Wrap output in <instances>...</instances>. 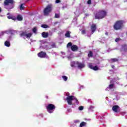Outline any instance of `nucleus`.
Wrapping results in <instances>:
<instances>
[{
  "label": "nucleus",
  "instance_id": "nucleus-16",
  "mask_svg": "<svg viewBox=\"0 0 127 127\" xmlns=\"http://www.w3.org/2000/svg\"><path fill=\"white\" fill-rule=\"evenodd\" d=\"M115 88V84L112 83L109 85L108 87H107L108 89H110V90H112V89H114Z\"/></svg>",
  "mask_w": 127,
  "mask_h": 127
},
{
  "label": "nucleus",
  "instance_id": "nucleus-49",
  "mask_svg": "<svg viewBox=\"0 0 127 127\" xmlns=\"http://www.w3.org/2000/svg\"><path fill=\"white\" fill-rule=\"evenodd\" d=\"M66 96H68V95L67 94H66Z\"/></svg>",
  "mask_w": 127,
  "mask_h": 127
},
{
  "label": "nucleus",
  "instance_id": "nucleus-35",
  "mask_svg": "<svg viewBox=\"0 0 127 127\" xmlns=\"http://www.w3.org/2000/svg\"><path fill=\"white\" fill-rule=\"evenodd\" d=\"M33 32H34V33H35V32H36V28L34 27L33 28Z\"/></svg>",
  "mask_w": 127,
  "mask_h": 127
},
{
  "label": "nucleus",
  "instance_id": "nucleus-48",
  "mask_svg": "<svg viewBox=\"0 0 127 127\" xmlns=\"http://www.w3.org/2000/svg\"><path fill=\"white\" fill-rule=\"evenodd\" d=\"M71 67H73V66H74V65H71Z\"/></svg>",
  "mask_w": 127,
  "mask_h": 127
},
{
  "label": "nucleus",
  "instance_id": "nucleus-9",
  "mask_svg": "<svg viewBox=\"0 0 127 127\" xmlns=\"http://www.w3.org/2000/svg\"><path fill=\"white\" fill-rule=\"evenodd\" d=\"M92 34H94V32L97 30V25L96 24H92L91 26Z\"/></svg>",
  "mask_w": 127,
  "mask_h": 127
},
{
  "label": "nucleus",
  "instance_id": "nucleus-1",
  "mask_svg": "<svg viewBox=\"0 0 127 127\" xmlns=\"http://www.w3.org/2000/svg\"><path fill=\"white\" fill-rule=\"evenodd\" d=\"M107 11L100 10L94 13L95 19H103L107 16Z\"/></svg>",
  "mask_w": 127,
  "mask_h": 127
},
{
  "label": "nucleus",
  "instance_id": "nucleus-20",
  "mask_svg": "<svg viewBox=\"0 0 127 127\" xmlns=\"http://www.w3.org/2000/svg\"><path fill=\"white\" fill-rule=\"evenodd\" d=\"M93 52L89 51V52L88 54V57H89L90 58L91 57H93Z\"/></svg>",
  "mask_w": 127,
  "mask_h": 127
},
{
  "label": "nucleus",
  "instance_id": "nucleus-40",
  "mask_svg": "<svg viewBox=\"0 0 127 127\" xmlns=\"http://www.w3.org/2000/svg\"><path fill=\"white\" fill-rule=\"evenodd\" d=\"M106 35H109V32H107L105 33Z\"/></svg>",
  "mask_w": 127,
  "mask_h": 127
},
{
  "label": "nucleus",
  "instance_id": "nucleus-32",
  "mask_svg": "<svg viewBox=\"0 0 127 127\" xmlns=\"http://www.w3.org/2000/svg\"><path fill=\"white\" fill-rule=\"evenodd\" d=\"M120 40H121V39L120 38H117L115 39V41L116 42H119V41H120Z\"/></svg>",
  "mask_w": 127,
  "mask_h": 127
},
{
  "label": "nucleus",
  "instance_id": "nucleus-44",
  "mask_svg": "<svg viewBox=\"0 0 127 127\" xmlns=\"http://www.w3.org/2000/svg\"><path fill=\"white\" fill-rule=\"evenodd\" d=\"M122 114H124V115L126 114V112H123Z\"/></svg>",
  "mask_w": 127,
  "mask_h": 127
},
{
  "label": "nucleus",
  "instance_id": "nucleus-2",
  "mask_svg": "<svg viewBox=\"0 0 127 127\" xmlns=\"http://www.w3.org/2000/svg\"><path fill=\"white\" fill-rule=\"evenodd\" d=\"M124 23H125V21L122 20H118L115 23L113 27L115 30H120L124 27Z\"/></svg>",
  "mask_w": 127,
  "mask_h": 127
},
{
  "label": "nucleus",
  "instance_id": "nucleus-19",
  "mask_svg": "<svg viewBox=\"0 0 127 127\" xmlns=\"http://www.w3.org/2000/svg\"><path fill=\"white\" fill-rule=\"evenodd\" d=\"M111 61L112 63H115V62H119V59L116 58L111 59Z\"/></svg>",
  "mask_w": 127,
  "mask_h": 127
},
{
  "label": "nucleus",
  "instance_id": "nucleus-23",
  "mask_svg": "<svg viewBox=\"0 0 127 127\" xmlns=\"http://www.w3.org/2000/svg\"><path fill=\"white\" fill-rule=\"evenodd\" d=\"M85 126H86V122H82L80 123L79 127H85Z\"/></svg>",
  "mask_w": 127,
  "mask_h": 127
},
{
  "label": "nucleus",
  "instance_id": "nucleus-24",
  "mask_svg": "<svg viewBox=\"0 0 127 127\" xmlns=\"http://www.w3.org/2000/svg\"><path fill=\"white\" fill-rule=\"evenodd\" d=\"M20 35L21 36V37L23 36H26V32H22L20 33Z\"/></svg>",
  "mask_w": 127,
  "mask_h": 127
},
{
  "label": "nucleus",
  "instance_id": "nucleus-38",
  "mask_svg": "<svg viewBox=\"0 0 127 127\" xmlns=\"http://www.w3.org/2000/svg\"><path fill=\"white\" fill-rule=\"evenodd\" d=\"M79 120H76L75 121H74V123H79Z\"/></svg>",
  "mask_w": 127,
  "mask_h": 127
},
{
  "label": "nucleus",
  "instance_id": "nucleus-8",
  "mask_svg": "<svg viewBox=\"0 0 127 127\" xmlns=\"http://www.w3.org/2000/svg\"><path fill=\"white\" fill-rule=\"evenodd\" d=\"M119 109H120V106L118 105H114L112 107V111L115 113H119L120 112V110H118Z\"/></svg>",
  "mask_w": 127,
  "mask_h": 127
},
{
  "label": "nucleus",
  "instance_id": "nucleus-11",
  "mask_svg": "<svg viewBox=\"0 0 127 127\" xmlns=\"http://www.w3.org/2000/svg\"><path fill=\"white\" fill-rule=\"evenodd\" d=\"M76 64L78 65V68H80V69H82V68H84V67H85V65L84 64L80 63L79 62H77Z\"/></svg>",
  "mask_w": 127,
  "mask_h": 127
},
{
  "label": "nucleus",
  "instance_id": "nucleus-6",
  "mask_svg": "<svg viewBox=\"0 0 127 127\" xmlns=\"http://www.w3.org/2000/svg\"><path fill=\"white\" fill-rule=\"evenodd\" d=\"M56 108V107H55V105H54V104H49L47 105L46 108L47 110V112H48L49 114H52V113H53V111L55 110Z\"/></svg>",
  "mask_w": 127,
  "mask_h": 127
},
{
  "label": "nucleus",
  "instance_id": "nucleus-18",
  "mask_svg": "<svg viewBox=\"0 0 127 127\" xmlns=\"http://www.w3.org/2000/svg\"><path fill=\"white\" fill-rule=\"evenodd\" d=\"M4 45L6 46V47H9V46H10V43L8 41H6L4 42Z\"/></svg>",
  "mask_w": 127,
  "mask_h": 127
},
{
  "label": "nucleus",
  "instance_id": "nucleus-30",
  "mask_svg": "<svg viewBox=\"0 0 127 127\" xmlns=\"http://www.w3.org/2000/svg\"><path fill=\"white\" fill-rule=\"evenodd\" d=\"M78 110H79V111H83V110H84V107L79 106L78 108Z\"/></svg>",
  "mask_w": 127,
  "mask_h": 127
},
{
  "label": "nucleus",
  "instance_id": "nucleus-7",
  "mask_svg": "<svg viewBox=\"0 0 127 127\" xmlns=\"http://www.w3.org/2000/svg\"><path fill=\"white\" fill-rule=\"evenodd\" d=\"M75 99V96L73 95L68 96L66 97V101L68 105L71 106L72 105V101Z\"/></svg>",
  "mask_w": 127,
  "mask_h": 127
},
{
  "label": "nucleus",
  "instance_id": "nucleus-15",
  "mask_svg": "<svg viewBox=\"0 0 127 127\" xmlns=\"http://www.w3.org/2000/svg\"><path fill=\"white\" fill-rule=\"evenodd\" d=\"M7 18L8 19H12V20H16V17L13 16L12 15L7 16Z\"/></svg>",
  "mask_w": 127,
  "mask_h": 127
},
{
  "label": "nucleus",
  "instance_id": "nucleus-43",
  "mask_svg": "<svg viewBox=\"0 0 127 127\" xmlns=\"http://www.w3.org/2000/svg\"><path fill=\"white\" fill-rule=\"evenodd\" d=\"M0 12H1V8L0 7Z\"/></svg>",
  "mask_w": 127,
  "mask_h": 127
},
{
  "label": "nucleus",
  "instance_id": "nucleus-13",
  "mask_svg": "<svg viewBox=\"0 0 127 127\" xmlns=\"http://www.w3.org/2000/svg\"><path fill=\"white\" fill-rule=\"evenodd\" d=\"M89 68H90V69H92V70H94V71H98V70H99V67H98L97 65L93 66L92 65H90Z\"/></svg>",
  "mask_w": 127,
  "mask_h": 127
},
{
  "label": "nucleus",
  "instance_id": "nucleus-28",
  "mask_svg": "<svg viewBox=\"0 0 127 127\" xmlns=\"http://www.w3.org/2000/svg\"><path fill=\"white\" fill-rule=\"evenodd\" d=\"M59 17H60V15H59V14L56 13L55 15V18H59Z\"/></svg>",
  "mask_w": 127,
  "mask_h": 127
},
{
  "label": "nucleus",
  "instance_id": "nucleus-5",
  "mask_svg": "<svg viewBox=\"0 0 127 127\" xmlns=\"http://www.w3.org/2000/svg\"><path fill=\"white\" fill-rule=\"evenodd\" d=\"M66 47L69 48L70 47V49L71 51H73V52H75L76 51H78L79 50V48L78 47V46L76 45H72V42H69L67 45Z\"/></svg>",
  "mask_w": 127,
  "mask_h": 127
},
{
  "label": "nucleus",
  "instance_id": "nucleus-42",
  "mask_svg": "<svg viewBox=\"0 0 127 127\" xmlns=\"http://www.w3.org/2000/svg\"><path fill=\"white\" fill-rule=\"evenodd\" d=\"M85 16H89V14L86 13L85 14Z\"/></svg>",
  "mask_w": 127,
  "mask_h": 127
},
{
  "label": "nucleus",
  "instance_id": "nucleus-37",
  "mask_svg": "<svg viewBox=\"0 0 127 127\" xmlns=\"http://www.w3.org/2000/svg\"><path fill=\"white\" fill-rule=\"evenodd\" d=\"M67 112H68V113H71L72 112V109H68Z\"/></svg>",
  "mask_w": 127,
  "mask_h": 127
},
{
  "label": "nucleus",
  "instance_id": "nucleus-47",
  "mask_svg": "<svg viewBox=\"0 0 127 127\" xmlns=\"http://www.w3.org/2000/svg\"><path fill=\"white\" fill-rule=\"evenodd\" d=\"M29 0H27V1H29Z\"/></svg>",
  "mask_w": 127,
  "mask_h": 127
},
{
  "label": "nucleus",
  "instance_id": "nucleus-14",
  "mask_svg": "<svg viewBox=\"0 0 127 127\" xmlns=\"http://www.w3.org/2000/svg\"><path fill=\"white\" fill-rule=\"evenodd\" d=\"M16 18L18 21H21L23 20V17H22V16H21V15L20 14L17 15V17H16Z\"/></svg>",
  "mask_w": 127,
  "mask_h": 127
},
{
  "label": "nucleus",
  "instance_id": "nucleus-27",
  "mask_svg": "<svg viewBox=\"0 0 127 127\" xmlns=\"http://www.w3.org/2000/svg\"><path fill=\"white\" fill-rule=\"evenodd\" d=\"M41 27L43 28H48V25L46 24H43L41 25Z\"/></svg>",
  "mask_w": 127,
  "mask_h": 127
},
{
  "label": "nucleus",
  "instance_id": "nucleus-45",
  "mask_svg": "<svg viewBox=\"0 0 127 127\" xmlns=\"http://www.w3.org/2000/svg\"><path fill=\"white\" fill-rule=\"evenodd\" d=\"M7 15H9V13H7Z\"/></svg>",
  "mask_w": 127,
  "mask_h": 127
},
{
  "label": "nucleus",
  "instance_id": "nucleus-21",
  "mask_svg": "<svg viewBox=\"0 0 127 127\" xmlns=\"http://www.w3.org/2000/svg\"><path fill=\"white\" fill-rule=\"evenodd\" d=\"M32 35V33H31L26 34V38H29L31 37Z\"/></svg>",
  "mask_w": 127,
  "mask_h": 127
},
{
  "label": "nucleus",
  "instance_id": "nucleus-22",
  "mask_svg": "<svg viewBox=\"0 0 127 127\" xmlns=\"http://www.w3.org/2000/svg\"><path fill=\"white\" fill-rule=\"evenodd\" d=\"M122 48L124 50V51H127V45L124 44L122 46Z\"/></svg>",
  "mask_w": 127,
  "mask_h": 127
},
{
  "label": "nucleus",
  "instance_id": "nucleus-12",
  "mask_svg": "<svg viewBox=\"0 0 127 127\" xmlns=\"http://www.w3.org/2000/svg\"><path fill=\"white\" fill-rule=\"evenodd\" d=\"M42 36L43 38H47V37L49 36V33H48V32H43L42 33Z\"/></svg>",
  "mask_w": 127,
  "mask_h": 127
},
{
  "label": "nucleus",
  "instance_id": "nucleus-29",
  "mask_svg": "<svg viewBox=\"0 0 127 127\" xmlns=\"http://www.w3.org/2000/svg\"><path fill=\"white\" fill-rule=\"evenodd\" d=\"M63 80H68V77L65 75L62 76Z\"/></svg>",
  "mask_w": 127,
  "mask_h": 127
},
{
  "label": "nucleus",
  "instance_id": "nucleus-17",
  "mask_svg": "<svg viewBox=\"0 0 127 127\" xmlns=\"http://www.w3.org/2000/svg\"><path fill=\"white\" fill-rule=\"evenodd\" d=\"M65 37H67L68 38H70L71 36L70 35V31H67L66 33L65 34Z\"/></svg>",
  "mask_w": 127,
  "mask_h": 127
},
{
  "label": "nucleus",
  "instance_id": "nucleus-39",
  "mask_svg": "<svg viewBox=\"0 0 127 127\" xmlns=\"http://www.w3.org/2000/svg\"><path fill=\"white\" fill-rule=\"evenodd\" d=\"M52 46L53 48L55 47V44H54L52 45Z\"/></svg>",
  "mask_w": 127,
  "mask_h": 127
},
{
  "label": "nucleus",
  "instance_id": "nucleus-25",
  "mask_svg": "<svg viewBox=\"0 0 127 127\" xmlns=\"http://www.w3.org/2000/svg\"><path fill=\"white\" fill-rule=\"evenodd\" d=\"M23 3L21 4V5H20V10H23V9H24V6H23Z\"/></svg>",
  "mask_w": 127,
  "mask_h": 127
},
{
  "label": "nucleus",
  "instance_id": "nucleus-46",
  "mask_svg": "<svg viewBox=\"0 0 127 127\" xmlns=\"http://www.w3.org/2000/svg\"><path fill=\"white\" fill-rule=\"evenodd\" d=\"M112 82H113V81H112V80H111V81H110V83H112Z\"/></svg>",
  "mask_w": 127,
  "mask_h": 127
},
{
  "label": "nucleus",
  "instance_id": "nucleus-3",
  "mask_svg": "<svg viewBox=\"0 0 127 127\" xmlns=\"http://www.w3.org/2000/svg\"><path fill=\"white\" fill-rule=\"evenodd\" d=\"M4 5H8L7 9L10 10L14 8V0H5L4 1Z\"/></svg>",
  "mask_w": 127,
  "mask_h": 127
},
{
  "label": "nucleus",
  "instance_id": "nucleus-4",
  "mask_svg": "<svg viewBox=\"0 0 127 127\" xmlns=\"http://www.w3.org/2000/svg\"><path fill=\"white\" fill-rule=\"evenodd\" d=\"M52 10V4L48 5L44 9V15H48Z\"/></svg>",
  "mask_w": 127,
  "mask_h": 127
},
{
  "label": "nucleus",
  "instance_id": "nucleus-10",
  "mask_svg": "<svg viewBox=\"0 0 127 127\" xmlns=\"http://www.w3.org/2000/svg\"><path fill=\"white\" fill-rule=\"evenodd\" d=\"M38 57L40 58H44L46 56V53L44 52H40L38 54Z\"/></svg>",
  "mask_w": 127,
  "mask_h": 127
},
{
  "label": "nucleus",
  "instance_id": "nucleus-34",
  "mask_svg": "<svg viewBox=\"0 0 127 127\" xmlns=\"http://www.w3.org/2000/svg\"><path fill=\"white\" fill-rule=\"evenodd\" d=\"M88 4H91L92 3V0H88L87 1Z\"/></svg>",
  "mask_w": 127,
  "mask_h": 127
},
{
  "label": "nucleus",
  "instance_id": "nucleus-36",
  "mask_svg": "<svg viewBox=\"0 0 127 127\" xmlns=\"http://www.w3.org/2000/svg\"><path fill=\"white\" fill-rule=\"evenodd\" d=\"M61 1L60 0H56V3H59Z\"/></svg>",
  "mask_w": 127,
  "mask_h": 127
},
{
  "label": "nucleus",
  "instance_id": "nucleus-31",
  "mask_svg": "<svg viewBox=\"0 0 127 127\" xmlns=\"http://www.w3.org/2000/svg\"><path fill=\"white\" fill-rule=\"evenodd\" d=\"M81 34H86V30L82 29L81 31Z\"/></svg>",
  "mask_w": 127,
  "mask_h": 127
},
{
  "label": "nucleus",
  "instance_id": "nucleus-41",
  "mask_svg": "<svg viewBox=\"0 0 127 127\" xmlns=\"http://www.w3.org/2000/svg\"><path fill=\"white\" fill-rule=\"evenodd\" d=\"M111 67H112V69H114L115 68V65H112Z\"/></svg>",
  "mask_w": 127,
  "mask_h": 127
},
{
  "label": "nucleus",
  "instance_id": "nucleus-26",
  "mask_svg": "<svg viewBox=\"0 0 127 127\" xmlns=\"http://www.w3.org/2000/svg\"><path fill=\"white\" fill-rule=\"evenodd\" d=\"M9 33L11 35H14V33H15V31H14V30H11V31H9Z\"/></svg>",
  "mask_w": 127,
  "mask_h": 127
},
{
  "label": "nucleus",
  "instance_id": "nucleus-33",
  "mask_svg": "<svg viewBox=\"0 0 127 127\" xmlns=\"http://www.w3.org/2000/svg\"><path fill=\"white\" fill-rule=\"evenodd\" d=\"M74 100H75V103L76 104H79V101H78V99H77V98L75 97V98H74Z\"/></svg>",
  "mask_w": 127,
  "mask_h": 127
}]
</instances>
